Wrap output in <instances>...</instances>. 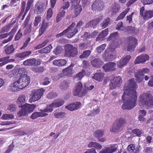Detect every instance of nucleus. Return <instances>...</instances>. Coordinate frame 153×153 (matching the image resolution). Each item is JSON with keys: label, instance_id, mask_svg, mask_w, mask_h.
I'll list each match as a JSON object with an SVG mask.
<instances>
[{"label": "nucleus", "instance_id": "obj_64", "mask_svg": "<svg viewBox=\"0 0 153 153\" xmlns=\"http://www.w3.org/2000/svg\"><path fill=\"white\" fill-rule=\"evenodd\" d=\"M141 1L143 5H150L153 3V0H141Z\"/></svg>", "mask_w": 153, "mask_h": 153}, {"label": "nucleus", "instance_id": "obj_48", "mask_svg": "<svg viewBox=\"0 0 153 153\" xmlns=\"http://www.w3.org/2000/svg\"><path fill=\"white\" fill-rule=\"evenodd\" d=\"M127 149L130 153H134L135 150V146L133 144H131L129 145Z\"/></svg>", "mask_w": 153, "mask_h": 153}, {"label": "nucleus", "instance_id": "obj_41", "mask_svg": "<svg viewBox=\"0 0 153 153\" xmlns=\"http://www.w3.org/2000/svg\"><path fill=\"white\" fill-rule=\"evenodd\" d=\"M69 6L70 4L68 1H62V2L61 4V7L59 9V10H62V9H63V10H64L67 9L69 8Z\"/></svg>", "mask_w": 153, "mask_h": 153}, {"label": "nucleus", "instance_id": "obj_62", "mask_svg": "<svg viewBox=\"0 0 153 153\" xmlns=\"http://www.w3.org/2000/svg\"><path fill=\"white\" fill-rule=\"evenodd\" d=\"M137 71L141 74H143L144 75V74H147L149 73L150 70L148 68H144L142 69L138 70Z\"/></svg>", "mask_w": 153, "mask_h": 153}, {"label": "nucleus", "instance_id": "obj_40", "mask_svg": "<svg viewBox=\"0 0 153 153\" xmlns=\"http://www.w3.org/2000/svg\"><path fill=\"white\" fill-rule=\"evenodd\" d=\"M110 21L111 20L110 18L108 17L105 18L100 24L102 29H104L107 27L110 24Z\"/></svg>", "mask_w": 153, "mask_h": 153}, {"label": "nucleus", "instance_id": "obj_63", "mask_svg": "<svg viewBox=\"0 0 153 153\" xmlns=\"http://www.w3.org/2000/svg\"><path fill=\"white\" fill-rule=\"evenodd\" d=\"M16 106L14 104H10L9 105L7 110L11 112L14 111L16 110Z\"/></svg>", "mask_w": 153, "mask_h": 153}, {"label": "nucleus", "instance_id": "obj_28", "mask_svg": "<svg viewBox=\"0 0 153 153\" xmlns=\"http://www.w3.org/2000/svg\"><path fill=\"white\" fill-rule=\"evenodd\" d=\"M26 113H30L32 112L36 107L34 104H30L26 103L23 106Z\"/></svg>", "mask_w": 153, "mask_h": 153}, {"label": "nucleus", "instance_id": "obj_54", "mask_svg": "<svg viewBox=\"0 0 153 153\" xmlns=\"http://www.w3.org/2000/svg\"><path fill=\"white\" fill-rule=\"evenodd\" d=\"M32 70L36 73H42L44 71V68L43 67H36L33 68Z\"/></svg>", "mask_w": 153, "mask_h": 153}, {"label": "nucleus", "instance_id": "obj_7", "mask_svg": "<svg viewBox=\"0 0 153 153\" xmlns=\"http://www.w3.org/2000/svg\"><path fill=\"white\" fill-rule=\"evenodd\" d=\"M44 91V90L42 89L32 90L31 92L32 97L29 99L30 102H35L40 99L43 95Z\"/></svg>", "mask_w": 153, "mask_h": 153}, {"label": "nucleus", "instance_id": "obj_33", "mask_svg": "<svg viewBox=\"0 0 153 153\" xmlns=\"http://www.w3.org/2000/svg\"><path fill=\"white\" fill-rule=\"evenodd\" d=\"M67 63V61L65 59L55 60L53 61V64L55 66H62L65 65Z\"/></svg>", "mask_w": 153, "mask_h": 153}, {"label": "nucleus", "instance_id": "obj_43", "mask_svg": "<svg viewBox=\"0 0 153 153\" xmlns=\"http://www.w3.org/2000/svg\"><path fill=\"white\" fill-rule=\"evenodd\" d=\"M49 40L48 39H45L42 43L35 46L34 49L37 50L44 47L49 42Z\"/></svg>", "mask_w": 153, "mask_h": 153}, {"label": "nucleus", "instance_id": "obj_45", "mask_svg": "<svg viewBox=\"0 0 153 153\" xmlns=\"http://www.w3.org/2000/svg\"><path fill=\"white\" fill-rule=\"evenodd\" d=\"M12 26L8 24L4 26L1 29V31L0 32V33H7L10 30Z\"/></svg>", "mask_w": 153, "mask_h": 153}, {"label": "nucleus", "instance_id": "obj_10", "mask_svg": "<svg viewBox=\"0 0 153 153\" xmlns=\"http://www.w3.org/2000/svg\"><path fill=\"white\" fill-rule=\"evenodd\" d=\"M64 103V101L62 99H56L54 100L53 102L45 109V111L51 112L53 110V107H59L63 105Z\"/></svg>", "mask_w": 153, "mask_h": 153}, {"label": "nucleus", "instance_id": "obj_39", "mask_svg": "<svg viewBox=\"0 0 153 153\" xmlns=\"http://www.w3.org/2000/svg\"><path fill=\"white\" fill-rule=\"evenodd\" d=\"M52 47L51 45L50 44L46 47L39 50L38 51L39 53L42 54L49 53L50 52Z\"/></svg>", "mask_w": 153, "mask_h": 153}, {"label": "nucleus", "instance_id": "obj_36", "mask_svg": "<svg viewBox=\"0 0 153 153\" xmlns=\"http://www.w3.org/2000/svg\"><path fill=\"white\" fill-rule=\"evenodd\" d=\"M66 12L64 10H60L57 14L56 18V22L58 23L64 17L65 15Z\"/></svg>", "mask_w": 153, "mask_h": 153}, {"label": "nucleus", "instance_id": "obj_25", "mask_svg": "<svg viewBox=\"0 0 153 153\" xmlns=\"http://www.w3.org/2000/svg\"><path fill=\"white\" fill-rule=\"evenodd\" d=\"M49 25V23L47 22L43 21L41 27L39 30V34L38 36H40L48 28Z\"/></svg>", "mask_w": 153, "mask_h": 153}, {"label": "nucleus", "instance_id": "obj_37", "mask_svg": "<svg viewBox=\"0 0 153 153\" xmlns=\"http://www.w3.org/2000/svg\"><path fill=\"white\" fill-rule=\"evenodd\" d=\"M101 19L99 18L95 19L88 22L86 25L88 27H94L99 23Z\"/></svg>", "mask_w": 153, "mask_h": 153}, {"label": "nucleus", "instance_id": "obj_56", "mask_svg": "<svg viewBox=\"0 0 153 153\" xmlns=\"http://www.w3.org/2000/svg\"><path fill=\"white\" fill-rule=\"evenodd\" d=\"M132 132L133 134L136 135L138 137H140L142 134L141 131L140 129L137 128L133 129Z\"/></svg>", "mask_w": 153, "mask_h": 153}, {"label": "nucleus", "instance_id": "obj_49", "mask_svg": "<svg viewBox=\"0 0 153 153\" xmlns=\"http://www.w3.org/2000/svg\"><path fill=\"white\" fill-rule=\"evenodd\" d=\"M69 87V84L67 81H64L60 84V88L62 89L65 90L68 89Z\"/></svg>", "mask_w": 153, "mask_h": 153}, {"label": "nucleus", "instance_id": "obj_18", "mask_svg": "<svg viewBox=\"0 0 153 153\" xmlns=\"http://www.w3.org/2000/svg\"><path fill=\"white\" fill-rule=\"evenodd\" d=\"M82 104L80 102H73L65 107V108L70 111H73L78 109L81 106Z\"/></svg>", "mask_w": 153, "mask_h": 153}, {"label": "nucleus", "instance_id": "obj_30", "mask_svg": "<svg viewBox=\"0 0 153 153\" xmlns=\"http://www.w3.org/2000/svg\"><path fill=\"white\" fill-rule=\"evenodd\" d=\"M108 28H106L104 30H102L96 38V41H99L103 40L104 38L108 34Z\"/></svg>", "mask_w": 153, "mask_h": 153}, {"label": "nucleus", "instance_id": "obj_19", "mask_svg": "<svg viewBox=\"0 0 153 153\" xmlns=\"http://www.w3.org/2000/svg\"><path fill=\"white\" fill-rule=\"evenodd\" d=\"M149 58V56L147 54H141L136 58L134 63L135 64H137L144 63L148 60Z\"/></svg>", "mask_w": 153, "mask_h": 153}, {"label": "nucleus", "instance_id": "obj_27", "mask_svg": "<svg viewBox=\"0 0 153 153\" xmlns=\"http://www.w3.org/2000/svg\"><path fill=\"white\" fill-rule=\"evenodd\" d=\"M31 51H26L20 53H17L16 55L17 57L24 59L29 57L31 54Z\"/></svg>", "mask_w": 153, "mask_h": 153}, {"label": "nucleus", "instance_id": "obj_51", "mask_svg": "<svg viewBox=\"0 0 153 153\" xmlns=\"http://www.w3.org/2000/svg\"><path fill=\"white\" fill-rule=\"evenodd\" d=\"M57 94L55 92L51 91L49 92L47 95V97L48 99H51L56 97L57 96Z\"/></svg>", "mask_w": 153, "mask_h": 153}, {"label": "nucleus", "instance_id": "obj_34", "mask_svg": "<svg viewBox=\"0 0 153 153\" xmlns=\"http://www.w3.org/2000/svg\"><path fill=\"white\" fill-rule=\"evenodd\" d=\"M144 75L143 74H141L137 71V72L134 73V77L137 82L140 83L143 80Z\"/></svg>", "mask_w": 153, "mask_h": 153}, {"label": "nucleus", "instance_id": "obj_21", "mask_svg": "<svg viewBox=\"0 0 153 153\" xmlns=\"http://www.w3.org/2000/svg\"><path fill=\"white\" fill-rule=\"evenodd\" d=\"M117 147L115 145H112L110 146L106 147L105 149H102L100 152V153H113L116 152Z\"/></svg>", "mask_w": 153, "mask_h": 153}, {"label": "nucleus", "instance_id": "obj_55", "mask_svg": "<svg viewBox=\"0 0 153 153\" xmlns=\"http://www.w3.org/2000/svg\"><path fill=\"white\" fill-rule=\"evenodd\" d=\"M23 29H20L18 31L15 37V41L19 40L20 38L22 36L23 34L21 32V30H23Z\"/></svg>", "mask_w": 153, "mask_h": 153}, {"label": "nucleus", "instance_id": "obj_61", "mask_svg": "<svg viewBox=\"0 0 153 153\" xmlns=\"http://www.w3.org/2000/svg\"><path fill=\"white\" fill-rule=\"evenodd\" d=\"M13 142H12L11 144L8 146L7 149L4 153H10L12 151L14 147V145H13Z\"/></svg>", "mask_w": 153, "mask_h": 153}, {"label": "nucleus", "instance_id": "obj_57", "mask_svg": "<svg viewBox=\"0 0 153 153\" xmlns=\"http://www.w3.org/2000/svg\"><path fill=\"white\" fill-rule=\"evenodd\" d=\"M14 117V116L11 114H4L2 117V119L4 120H8L12 119Z\"/></svg>", "mask_w": 153, "mask_h": 153}, {"label": "nucleus", "instance_id": "obj_52", "mask_svg": "<svg viewBox=\"0 0 153 153\" xmlns=\"http://www.w3.org/2000/svg\"><path fill=\"white\" fill-rule=\"evenodd\" d=\"M85 74L86 72L85 71L82 70L81 72H80L76 75L75 77L77 78L79 80H80Z\"/></svg>", "mask_w": 153, "mask_h": 153}, {"label": "nucleus", "instance_id": "obj_29", "mask_svg": "<svg viewBox=\"0 0 153 153\" xmlns=\"http://www.w3.org/2000/svg\"><path fill=\"white\" fill-rule=\"evenodd\" d=\"M12 90L13 91H17L22 89L23 88H21V83L20 82L19 78V80L14 82L12 84Z\"/></svg>", "mask_w": 153, "mask_h": 153}, {"label": "nucleus", "instance_id": "obj_1", "mask_svg": "<svg viewBox=\"0 0 153 153\" xmlns=\"http://www.w3.org/2000/svg\"><path fill=\"white\" fill-rule=\"evenodd\" d=\"M137 87L134 78L129 80L124 85L122 99L124 101L126 99L127 100L122 105L123 110H131L136 106L137 96L136 90Z\"/></svg>", "mask_w": 153, "mask_h": 153}, {"label": "nucleus", "instance_id": "obj_13", "mask_svg": "<svg viewBox=\"0 0 153 153\" xmlns=\"http://www.w3.org/2000/svg\"><path fill=\"white\" fill-rule=\"evenodd\" d=\"M122 82V79L120 76H118L112 77L109 84L110 88L111 89H114L117 86L120 84Z\"/></svg>", "mask_w": 153, "mask_h": 153}, {"label": "nucleus", "instance_id": "obj_14", "mask_svg": "<svg viewBox=\"0 0 153 153\" xmlns=\"http://www.w3.org/2000/svg\"><path fill=\"white\" fill-rule=\"evenodd\" d=\"M103 7V3L101 0H96L91 5L92 10L96 11L102 10Z\"/></svg>", "mask_w": 153, "mask_h": 153}, {"label": "nucleus", "instance_id": "obj_42", "mask_svg": "<svg viewBox=\"0 0 153 153\" xmlns=\"http://www.w3.org/2000/svg\"><path fill=\"white\" fill-rule=\"evenodd\" d=\"M91 51L90 50H85L79 56L80 59L88 58L90 55Z\"/></svg>", "mask_w": 153, "mask_h": 153}, {"label": "nucleus", "instance_id": "obj_15", "mask_svg": "<svg viewBox=\"0 0 153 153\" xmlns=\"http://www.w3.org/2000/svg\"><path fill=\"white\" fill-rule=\"evenodd\" d=\"M30 14H29L26 18L24 23L23 24V29L26 28L24 31V34L26 35L28 33H30L32 29V26L31 24L29 25L27 27V25L30 19Z\"/></svg>", "mask_w": 153, "mask_h": 153}, {"label": "nucleus", "instance_id": "obj_46", "mask_svg": "<svg viewBox=\"0 0 153 153\" xmlns=\"http://www.w3.org/2000/svg\"><path fill=\"white\" fill-rule=\"evenodd\" d=\"M66 113L62 112H56L54 114V116L56 118H62L65 117Z\"/></svg>", "mask_w": 153, "mask_h": 153}, {"label": "nucleus", "instance_id": "obj_60", "mask_svg": "<svg viewBox=\"0 0 153 153\" xmlns=\"http://www.w3.org/2000/svg\"><path fill=\"white\" fill-rule=\"evenodd\" d=\"M53 10L51 8H50L47 11V19L48 20L49 19L53 16Z\"/></svg>", "mask_w": 153, "mask_h": 153}, {"label": "nucleus", "instance_id": "obj_16", "mask_svg": "<svg viewBox=\"0 0 153 153\" xmlns=\"http://www.w3.org/2000/svg\"><path fill=\"white\" fill-rule=\"evenodd\" d=\"M131 58L130 55H127L125 57L121 58L117 62V67L120 68H122L129 62Z\"/></svg>", "mask_w": 153, "mask_h": 153}, {"label": "nucleus", "instance_id": "obj_32", "mask_svg": "<svg viewBox=\"0 0 153 153\" xmlns=\"http://www.w3.org/2000/svg\"><path fill=\"white\" fill-rule=\"evenodd\" d=\"M26 101V97L24 94L21 95L19 97L17 100V103L19 105V108L22 107L24 105L23 104Z\"/></svg>", "mask_w": 153, "mask_h": 153}, {"label": "nucleus", "instance_id": "obj_9", "mask_svg": "<svg viewBox=\"0 0 153 153\" xmlns=\"http://www.w3.org/2000/svg\"><path fill=\"white\" fill-rule=\"evenodd\" d=\"M140 16L144 20H148L153 17V11L145 10V7L143 6L140 9Z\"/></svg>", "mask_w": 153, "mask_h": 153}, {"label": "nucleus", "instance_id": "obj_24", "mask_svg": "<svg viewBox=\"0 0 153 153\" xmlns=\"http://www.w3.org/2000/svg\"><path fill=\"white\" fill-rule=\"evenodd\" d=\"M74 66V64L72 63L68 67L63 69L62 72L65 75L70 77L73 74V68Z\"/></svg>", "mask_w": 153, "mask_h": 153}, {"label": "nucleus", "instance_id": "obj_17", "mask_svg": "<svg viewBox=\"0 0 153 153\" xmlns=\"http://www.w3.org/2000/svg\"><path fill=\"white\" fill-rule=\"evenodd\" d=\"M116 63L114 62H109L105 64L102 68L105 72H111L116 70Z\"/></svg>", "mask_w": 153, "mask_h": 153}, {"label": "nucleus", "instance_id": "obj_12", "mask_svg": "<svg viewBox=\"0 0 153 153\" xmlns=\"http://www.w3.org/2000/svg\"><path fill=\"white\" fill-rule=\"evenodd\" d=\"M46 8L44 3L37 2L35 4L33 9L34 13L38 14L42 13Z\"/></svg>", "mask_w": 153, "mask_h": 153}, {"label": "nucleus", "instance_id": "obj_8", "mask_svg": "<svg viewBox=\"0 0 153 153\" xmlns=\"http://www.w3.org/2000/svg\"><path fill=\"white\" fill-rule=\"evenodd\" d=\"M128 45L127 47V51L131 52L134 51L138 44L137 40L135 37L130 36L128 38Z\"/></svg>", "mask_w": 153, "mask_h": 153}, {"label": "nucleus", "instance_id": "obj_5", "mask_svg": "<svg viewBox=\"0 0 153 153\" xmlns=\"http://www.w3.org/2000/svg\"><path fill=\"white\" fill-rule=\"evenodd\" d=\"M78 54V52L76 48L69 44L65 45L64 49V57L69 58H74L77 56Z\"/></svg>", "mask_w": 153, "mask_h": 153}, {"label": "nucleus", "instance_id": "obj_20", "mask_svg": "<svg viewBox=\"0 0 153 153\" xmlns=\"http://www.w3.org/2000/svg\"><path fill=\"white\" fill-rule=\"evenodd\" d=\"M36 59L34 58L28 59L24 61L23 64L25 66L38 65L41 64V62L40 60H37V64L36 63Z\"/></svg>", "mask_w": 153, "mask_h": 153}, {"label": "nucleus", "instance_id": "obj_59", "mask_svg": "<svg viewBox=\"0 0 153 153\" xmlns=\"http://www.w3.org/2000/svg\"><path fill=\"white\" fill-rule=\"evenodd\" d=\"M21 107L22 108V109L19 111L17 113V115L19 117L25 116L27 114L24 108L22 106V107Z\"/></svg>", "mask_w": 153, "mask_h": 153}, {"label": "nucleus", "instance_id": "obj_47", "mask_svg": "<svg viewBox=\"0 0 153 153\" xmlns=\"http://www.w3.org/2000/svg\"><path fill=\"white\" fill-rule=\"evenodd\" d=\"M128 12V10H126L122 12L120 15L117 18L116 21H119L124 19Z\"/></svg>", "mask_w": 153, "mask_h": 153}, {"label": "nucleus", "instance_id": "obj_58", "mask_svg": "<svg viewBox=\"0 0 153 153\" xmlns=\"http://www.w3.org/2000/svg\"><path fill=\"white\" fill-rule=\"evenodd\" d=\"M120 8L116 6H113L111 10L112 15L118 13L119 11Z\"/></svg>", "mask_w": 153, "mask_h": 153}, {"label": "nucleus", "instance_id": "obj_23", "mask_svg": "<svg viewBox=\"0 0 153 153\" xmlns=\"http://www.w3.org/2000/svg\"><path fill=\"white\" fill-rule=\"evenodd\" d=\"M104 134V131L100 129L97 130L94 132V137H96L99 141L101 142H104L106 140L105 138L104 137L100 138Z\"/></svg>", "mask_w": 153, "mask_h": 153}, {"label": "nucleus", "instance_id": "obj_2", "mask_svg": "<svg viewBox=\"0 0 153 153\" xmlns=\"http://www.w3.org/2000/svg\"><path fill=\"white\" fill-rule=\"evenodd\" d=\"M139 105L145 107L153 106V96L150 93H144L139 96Z\"/></svg>", "mask_w": 153, "mask_h": 153}, {"label": "nucleus", "instance_id": "obj_44", "mask_svg": "<svg viewBox=\"0 0 153 153\" xmlns=\"http://www.w3.org/2000/svg\"><path fill=\"white\" fill-rule=\"evenodd\" d=\"M42 19L41 17L39 15H38L36 16L35 17V19L33 23V27H36L40 23Z\"/></svg>", "mask_w": 153, "mask_h": 153}, {"label": "nucleus", "instance_id": "obj_6", "mask_svg": "<svg viewBox=\"0 0 153 153\" xmlns=\"http://www.w3.org/2000/svg\"><path fill=\"white\" fill-rule=\"evenodd\" d=\"M83 86L82 84L80 82H78L75 86L73 91V95L74 96H78L79 97H82L85 96L87 93V91L85 89L82 91Z\"/></svg>", "mask_w": 153, "mask_h": 153}, {"label": "nucleus", "instance_id": "obj_50", "mask_svg": "<svg viewBox=\"0 0 153 153\" xmlns=\"http://www.w3.org/2000/svg\"><path fill=\"white\" fill-rule=\"evenodd\" d=\"M106 46V44H103L97 47L96 48V50L98 53H100L105 49Z\"/></svg>", "mask_w": 153, "mask_h": 153}, {"label": "nucleus", "instance_id": "obj_22", "mask_svg": "<svg viewBox=\"0 0 153 153\" xmlns=\"http://www.w3.org/2000/svg\"><path fill=\"white\" fill-rule=\"evenodd\" d=\"M91 65L94 67L100 68L103 64V62L98 58H96L91 61Z\"/></svg>", "mask_w": 153, "mask_h": 153}, {"label": "nucleus", "instance_id": "obj_53", "mask_svg": "<svg viewBox=\"0 0 153 153\" xmlns=\"http://www.w3.org/2000/svg\"><path fill=\"white\" fill-rule=\"evenodd\" d=\"M62 49V48L60 46H58L53 51L54 53L56 55H58L60 53Z\"/></svg>", "mask_w": 153, "mask_h": 153}, {"label": "nucleus", "instance_id": "obj_35", "mask_svg": "<svg viewBox=\"0 0 153 153\" xmlns=\"http://www.w3.org/2000/svg\"><path fill=\"white\" fill-rule=\"evenodd\" d=\"M104 77V74L102 72L96 73L94 74L92 78L99 81H102Z\"/></svg>", "mask_w": 153, "mask_h": 153}, {"label": "nucleus", "instance_id": "obj_31", "mask_svg": "<svg viewBox=\"0 0 153 153\" xmlns=\"http://www.w3.org/2000/svg\"><path fill=\"white\" fill-rule=\"evenodd\" d=\"M4 48L5 53L7 55L12 53L15 50L13 44H11L9 46L6 45Z\"/></svg>", "mask_w": 153, "mask_h": 153}, {"label": "nucleus", "instance_id": "obj_38", "mask_svg": "<svg viewBox=\"0 0 153 153\" xmlns=\"http://www.w3.org/2000/svg\"><path fill=\"white\" fill-rule=\"evenodd\" d=\"M75 8L74 13L76 16L79 15L82 10V7L81 5L78 4L76 6H72Z\"/></svg>", "mask_w": 153, "mask_h": 153}, {"label": "nucleus", "instance_id": "obj_26", "mask_svg": "<svg viewBox=\"0 0 153 153\" xmlns=\"http://www.w3.org/2000/svg\"><path fill=\"white\" fill-rule=\"evenodd\" d=\"M41 112H35L33 113L31 116V118L33 119H36L37 117H44L48 114L46 113V112H48V111H45V109L41 111Z\"/></svg>", "mask_w": 153, "mask_h": 153}, {"label": "nucleus", "instance_id": "obj_11", "mask_svg": "<svg viewBox=\"0 0 153 153\" xmlns=\"http://www.w3.org/2000/svg\"><path fill=\"white\" fill-rule=\"evenodd\" d=\"M23 73L21 74L19 77V80L21 83V88H24L30 84V79L29 77L26 74H22Z\"/></svg>", "mask_w": 153, "mask_h": 153}, {"label": "nucleus", "instance_id": "obj_4", "mask_svg": "<svg viewBox=\"0 0 153 153\" xmlns=\"http://www.w3.org/2000/svg\"><path fill=\"white\" fill-rule=\"evenodd\" d=\"M75 24L73 22L65 30H63L62 32L57 34L56 37H59L66 35L68 38H71L78 32V30L74 28Z\"/></svg>", "mask_w": 153, "mask_h": 153}, {"label": "nucleus", "instance_id": "obj_3", "mask_svg": "<svg viewBox=\"0 0 153 153\" xmlns=\"http://www.w3.org/2000/svg\"><path fill=\"white\" fill-rule=\"evenodd\" d=\"M126 123L125 118L120 117L117 118L114 121L111 129V132H119L125 128Z\"/></svg>", "mask_w": 153, "mask_h": 153}]
</instances>
